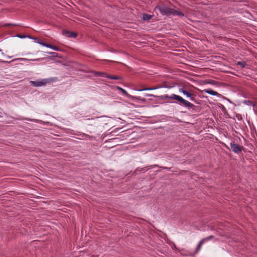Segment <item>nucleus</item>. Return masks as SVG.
Listing matches in <instances>:
<instances>
[{
  "instance_id": "1",
  "label": "nucleus",
  "mask_w": 257,
  "mask_h": 257,
  "mask_svg": "<svg viewBox=\"0 0 257 257\" xmlns=\"http://www.w3.org/2000/svg\"><path fill=\"white\" fill-rule=\"evenodd\" d=\"M164 98L168 99L169 100H176L178 101V103L184 107L192 108L194 107V105L191 102L187 100H186L183 98L181 96L177 95L176 94H172L169 96L168 95L165 94L163 96Z\"/></svg>"
},
{
  "instance_id": "2",
  "label": "nucleus",
  "mask_w": 257,
  "mask_h": 257,
  "mask_svg": "<svg viewBox=\"0 0 257 257\" xmlns=\"http://www.w3.org/2000/svg\"><path fill=\"white\" fill-rule=\"evenodd\" d=\"M156 9L159 10L160 13L163 15H174L178 16L180 17L184 16V14L178 11L172 9L165 6V5H161L156 7Z\"/></svg>"
},
{
  "instance_id": "3",
  "label": "nucleus",
  "mask_w": 257,
  "mask_h": 257,
  "mask_svg": "<svg viewBox=\"0 0 257 257\" xmlns=\"http://www.w3.org/2000/svg\"><path fill=\"white\" fill-rule=\"evenodd\" d=\"M53 81L52 78L42 79L37 81H31L30 83L32 85L35 87H40L45 86L47 83H51Z\"/></svg>"
},
{
  "instance_id": "4",
  "label": "nucleus",
  "mask_w": 257,
  "mask_h": 257,
  "mask_svg": "<svg viewBox=\"0 0 257 257\" xmlns=\"http://www.w3.org/2000/svg\"><path fill=\"white\" fill-rule=\"evenodd\" d=\"M230 149L235 153H239L241 152L243 147L239 145L234 144L233 142H231L230 144Z\"/></svg>"
},
{
  "instance_id": "5",
  "label": "nucleus",
  "mask_w": 257,
  "mask_h": 257,
  "mask_svg": "<svg viewBox=\"0 0 257 257\" xmlns=\"http://www.w3.org/2000/svg\"><path fill=\"white\" fill-rule=\"evenodd\" d=\"M179 91L180 92L183 93L184 95H186L188 97H189L190 100H193L194 99V95L193 94L188 92L186 90H185L183 88H180L179 89Z\"/></svg>"
},
{
  "instance_id": "6",
  "label": "nucleus",
  "mask_w": 257,
  "mask_h": 257,
  "mask_svg": "<svg viewBox=\"0 0 257 257\" xmlns=\"http://www.w3.org/2000/svg\"><path fill=\"white\" fill-rule=\"evenodd\" d=\"M212 237V236H210L208 237L202 239L201 240H200L197 245V248H196V252H198L200 249L202 244L204 243V242L208 240L209 239H211Z\"/></svg>"
},
{
  "instance_id": "7",
  "label": "nucleus",
  "mask_w": 257,
  "mask_h": 257,
  "mask_svg": "<svg viewBox=\"0 0 257 257\" xmlns=\"http://www.w3.org/2000/svg\"><path fill=\"white\" fill-rule=\"evenodd\" d=\"M63 34L64 35L69 38H75L77 36L76 33L67 31H63Z\"/></svg>"
},
{
  "instance_id": "8",
  "label": "nucleus",
  "mask_w": 257,
  "mask_h": 257,
  "mask_svg": "<svg viewBox=\"0 0 257 257\" xmlns=\"http://www.w3.org/2000/svg\"><path fill=\"white\" fill-rule=\"evenodd\" d=\"M101 75H102V76H104L105 77L111 79H114L117 80L120 79V77L118 76L115 75H109L105 73H100Z\"/></svg>"
},
{
  "instance_id": "9",
  "label": "nucleus",
  "mask_w": 257,
  "mask_h": 257,
  "mask_svg": "<svg viewBox=\"0 0 257 257\" xmlns=\"http://www.w3.org/2000/svg\"><path fill=\"white\" fill-rule=\"evenodd\" d=\"M44 58H38V59H27V58H17V59H15L14 60H13V61H17V60H19V61H39V60H43Z\"/></svg>"
},
{
  "instance_id": "10",
  "label": "nucleus",
  "mask_w": 257,
  "mask_h": 257,
  "mask_svg": "<svg viewBox=\"0 0 257 257\" xmlns=\"http://www.w3.org/2000/svg\"><path fill=\"white\" fill-rule=\"evenodd\" d=\"M205 92L208 94H211V95H214V96H216V95H218V93L217 92H216L212 89H210L205 90Z\"/></svg>"
},
{
  "instance_id": "11",
  "label": "nucleus",
  "mask_w": 257,
  "mask_h": 257,
  "mask_svg": "<svg viewBox=\"0 0 257 257\" xmlns=\"http://www.w3.org/2000/svg\"><path fill=\"white\" fill-rule=\"evenodd\" d=\"M152 15L147 14H144L143 15V19L144 21H149L152 18Z\"/></svg>"
},
{
  "instance_id": "12",
  "label": "nucleus",
  "mask_w": 257,
  "mask_h": 257,
  "mask_svg": "<svg viewBox=\"0 0 257 257\" xmlns=\"http://www.w3.org/2000/svg\"><path fill=\"white\" fill-rule=\"evenodd\" d=\"M236 64L240 66L241 68H243L246 66V62L244 61H238L237 62Z\"/></svg>"
},
{
  "instance_id": "13",
  "label": "nucleus",
  "mask_w": 257,
  "mask_h": 257,
  "mask_svg": "<svg viewBox=\"0 0 257 257\" xmlns=\"http://www.w3.org/2000/svg\"><path fill=\"white\" fill-rule=\"evenodd\" d=\"M42 46H45L47 48H49L51 49H52L53 46V45H52L49 44H46V43L42 44Z\"/></svg>"
},
{
  "instance_id": "14",
  "label": "nucleus",
  "mask_w": 257,
  "mask_h": 257,
  "mask_svg": "<svg viewBox=\"0 0 257 257\" xmlns=\"http://www.w3.org/2000/svg\"><path fill=\"white\" fill-rule=\"evenodd\" d=\"M117 88L119 90H120L122 93H123L124 94H127V92L125 90H124V89L121 88L120 87H117Z\"/></svg>"
},
{
  "instance_id": "15",
  "label": "nucleus",
  "mask_w": 257,
  "mask_h": 257,
  "mask_svg": "<svg viewBox=\"0 0 257 257\" xmlns=\"http://www.w3.org/2000/svg\"><path fill=\"white\" fill-rule=\"evenodd\" d=\"M49 54L52 55L53 57H58V54L55 52H49Z\"/></svg>"
},
{
  "instance_id": "16",
  "label": "nucleus",
  "mask_w": 257,
  "mask_h": 257,
  "mask_svg": "<svg viewBox=\"0 0 257 257\" xmlns=\"http://www.w3.org/2000/svg\"><path fill=\"white\" fill-rule=\"evenodd\" d=\"M52 49H53L54 50H56V51H59L60 50V49L58 47H57L56 46H53Z\"/></svg>"
},
{
  "instance_id": "17",
  "label": "nucleus",
  "mask_w": 257,
  "mask_h": 257,
  "mask_svg": "<svg viewBox=\"0 0 257 257\" xmlns=\"http://www.w3.org/2000/svg\"><path fill=\"white\" fill-rule=\"evenodd\" d=\"M28 37L31 38V39H32L34 40L36 42L39 41L38 39L37 38H31L30 36H28Z\"/></svg>"
},
{
  "instance_id": "18",
  "label": "nucleus",
  "mask_w": 257,
  "mask_h": 257,
  "mask_svg": "<svg viewBox=\"0 0 257 257\" xmlns=\"http://www.w3.org/2000/svg\"><path fill=\"white\" fill-rule=\"evenodd\" d=\"M37 42L39 44H40V45H42V44H45V43H43L41 41H40L39 40L37 41Z\"/></svg>"
},
{
  "instance_id": "19",
  "label": "nucleus",
  "mask_w": 257,
  "mask_h": 257,
  "mask_svg": "<svg viewBox=\"0 0 257 257\" xmlns=\"http://www.w3.org/2000/svg\"><path fill=\"white\" fill-rule=\"evenodd\" d=\"M27 36H19V37L20 38H25V37H26Z\"/></svg>"
},
{
  "instance_id": "20",
  "label": "nucleus",
  "mask_w": 257,
  "mask_h": 257,
  "mask_svg": "<svg viewBox=\"0 0 257 257\" xmlns=\"http://www.w3.org/2000/svg\"><path fill=\"white\" fill-rule=\"evenodd\" d=\"M133 147H134V146H132V145H130V146H129L130 148H132Z\"/></svg>"
},
{
  "instance_id": "21",
  "label": "nucleus",
  "mask_w": 257,
  "mask_h": 257,
  "mask_svg": "<svg viewBox=\"0 0 257 257\" xmlns=\"http://www.w3.org/2000/svg\"><path fill=\"white\" fill-rule=\"evenodd\" d=\"M2 50H0V52H2Z\"/></svg>"
},
{
  "instance_id": "22",
  "label": "nucleus",
  "mask_w": 257,
  "mask_h": 257,
  "mask_svg": "<svg viewBox=\"0 0 257 257\" xmlns=\"http://www.w3.org/2000/svg\"><path fill=\"white\" fill-rule=\"evenodd\" d=\"M3 62V61H2L1 60H0V62Z\"/></svg>"
}]
</instances>
